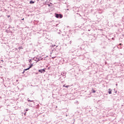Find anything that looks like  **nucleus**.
I'll return each instance as SVG.
<instances>
[{"label":"nucleus","mask_w":124,"mask_h":124,"mask_svg":"<svg viewBox=\"0 0 124 124\" xmlns=\"http://www.w3.org/2000/svg\"><path fill=\"white\" fill-rule=\"evenodd\" d=\"M55 17H56V18H60V19H62V16L61 14H55Z\"/></svg>","instance_id":"f257e3e1"},{"label":"nucleus","mask_w":124,"mask_h":124,"mask_svg":"<svg viewBox=\"0 0 124 124\" xmlns=\"http://www.w3.org/2000/svg\"><path fill=\"white\" fill-rule=\"evenodd\" d=\"M33 66V65L32 64H31L30 67L26 69H25V70H29V69H30V68H31V67H32Z\"/></svg>","instance_id":"f03ea898"},{"label":"nucleus","mask_w":124,"mask_h":124,"mask_svg":"<svg viewBox=\"0 0 124 124\" xmlns=\"http://www.w3.org/2000/svg\"><path fill=\"white\" fill-rule=\"evenodd\" d=\"M108 93L109 94H111V93H112V90L109 88L108 89Z\"/></svg>","instance_id":"7ed1b4c3"},{"label":"nucleus","mask_w":124,"mask_h":124,"mask_svg":"<svg viewBox=\"0 0 124 124\" xmlns=\"http://www.w3.org/2000/svg\"><path fill=\"white\" fill-rule=\"evenodd\" d=\"M30 3L31 4H32L34 3V1H32V0H31V1H30Z\"/></svg>","instance_id":"20e7f679"},{"label":"nucleus","mask_w":124,"mask_h":124,"mask_svg":"<svg viewBox=\"0 0 124 124\" xmlns=\"http://www.w3.org/2000/svg\"><path fill=\"white\" fill-rule=\"evenodd\" d=\"M96 91H95L94 90H93V88L92 89V92L93 93H95Z\"/></svg>","instance_id":"39448f33"},{"label":"nucleus","mask_w":124,"mask_h":124,"mask_svg":"<svg viewBox=\"0 0 124 124\" xmlns=\"http://www.w3.org/2000/svg\"><path fill=\"white\" fill-rule=\"evenodd\" d=\"M63 87H65V88H68V87H69V85H66L65 86V85H63Z\"/></svg>","instance_id":"423d86ee"},{"label":"nucleus","mask_w":124,"mask_h":124,"mask_svg":"<svg viewBox=\"0 0 124 124\" xmlns=\"http://www.w3.org/2000/svg\"><path fill=\"white\" fill-rule=\"evenodd\" d=\"M39 72H40L41 73H42V70H39Z\"/></svg>","instance_id":"0eeeda50"},{"label":"nucleus","mask_w":124,"mask_h":124,"mask_svg":"<svg viewBox=\"0 0 124 124\" xmlns=\"http://www.w3.org/2000/svg\"><path fill=\"white\" fill-rule=\"evenodd\" d=\"M28 102H32V101H31V100H28Z\"/></svg>","instance_id":"6e6552de"},{"label":"nucleus","mask_w":124,"mask_h":124,"mask_svg":"<svg viewBox=\"0 0 124 124\" xmlns=\"http://www.w3.org/2000/svg\"><path fill=\"white\" fill-rule=\"evenodd\" d=\"M42 71H44V72H45V69H42Z\"/></svg>","instance_id":"1a4fd4ad"},{"label":"nucleus","mask_w":124,"mask_h":124,"mask_svg":"<svg viewBox=\"0 0 124 124\" xmlns=\"http://www.w3.org/2000/svg\"><path fill=\"white\" fill-rule=\"evenodd\" d=\"M7 17L8 18H9V17H10V16H8Z\"/></svg>","instance_id":"9d476101"},{"label":"nucleus","mask_w":124,"mask_h":124,"mask_svg":"<svg viewBox=\"0 0 124 124\" xmlns=\"http://www.w3.org/2000/svg\"><path fill=\"white\" fill-rule=\"evenodd\" d=\"M25 71H26V70H24L23 73H25Z\"/></svg>","instance_id":"9b49d317"},{"label":"nucleus","mask_w":124,"mask_h":124,"mask_svg":"<svg viewBox=\"0 0 124 124\" xmlns=\"http://www.w3.org/2000/svg\"><path fill=\"white\" fill-rule=\"evenodd\" d=\"M55 46H56V45H53V47H55Z\"/></svg>","instance_id":"f8f14e48"},{"label":"nucleus","mask_w":124,"mask_h":124,"mask_svg":"<svg viewBox=\"0 0 124 124\" xmlns=\"http://www.w3.org/2000/svg\"><path fill=\"white\" fill-rule=\"evenodd\" d=\"M24 18H23V19H22V21H24Z\"/></svg>","instance_id":"ddd939ff"},{"label":"nucleus","mask_w":124,"mask_h":124,"mask_svg":"<svg viewBox=\"0 0 124 124\" xmlns=\"http://www.w3.org/2000/svg\"><path fill=\"white\" fill-rule=\"evenodd\" d=\"M119 45H120V46L122 45V44H120Z\"/></svg>","instance_id":"4468645a"}]
</instances>
